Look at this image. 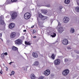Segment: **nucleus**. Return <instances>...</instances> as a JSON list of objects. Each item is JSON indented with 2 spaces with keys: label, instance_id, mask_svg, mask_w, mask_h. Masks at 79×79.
I'll return each instance as SVG.
<instances>
[{
  "label": "nucleus",
  "instance_id": "nucleus-1",
  "mask_svg": "<svg viewBox=\"0 0 79 79\" xmlns=\"http://www.w3.org/2000/svg\"><path fill=\"white\" fill-rule=\"evenodd\" d=\"M47 18H48L47 17L42 15V14L40 13L38 15V16L37 18L38 23H40V19L41 20H42L43 21H44V20H45V19H47Z\"/></svg>",
  "mask_w": 79,
  "mask_h": 79
},
{
  "label": "nucleus",
  "instance_id": "nucleus-2",
  "mask_svg": "<svg viewBox=\"0 0 79 79\" xmlns=\"http://www.w3.org/2000/svg\"><path fill=\"white\" fill-rule=\"evenodd\" d=\"M23 43V41L20 39H17L15 41V44L16 45H21Z\"/></svg>",
  "mask_w": 79,
  "mask_h": 79
},
{
  "label": "nucleus",
  "instance_id": "nucleus-3",
  "mask_svg": "<svg viewBox=\"0 0 79 79\" xmlns=\"http://www.w3.org/2000/svg\"><path fill=\"white\" fill-rule=\"evenodd\" d=\"M24 17L25 19H28L31 17V14L29 12H27L25 14Z\"/></svg>",
  "mask_w": 79,
  "mask_h": 79
},
{
  "label": "nucleus",
  "instance_id": "nucleus-4",
  "mask_svg": "<svg viewBox=\"0 0 79 79\" xmlns=\"http://www.w3.org/2000/svg\"><path fill=\"white\" fill-rule=\"evenodd\" d=\"M69 70L68 69H66L63 71L62 73L64 76H66V75H68L69 74Z\"/></svg>",
  "mask_w": 79,
  "mask_h": 79
},
{
  "label": "nucleus",
  "instance_id": "nucleus-5",
  "mask_svg": "<svg viewBox=\"0 0 79 79\" xmlns=\"http://www.w3.org/2000/svg\"><path fill=\"white\" fill-rule=\"evenodd\" d=\"M69 21V18L68 17H64L63 19V22L64 23H67Z\"/></svg>",
  "mask_w": 79,
  "mask_h": 79
},
{
  "label": "nucleus",
  "instance_id": "nucleus-6",
  "mask_svg": "<svg viewBox=\"0 0 79 79\" xmlns=\"http://www.w3.org/2000/svg\"><path fill=\"white\" fill-rule=\"evenodd\" d=\"M10 37L12 39L15 38L16 37V33L15 32H12L10 34Z\"/></svg>",
  "mask_w": 79,
  "mask_h": 79
},
{
  "label": "nucleus",
  "instance_id": "nucleus-7",
  "mask_svg": "<svg viewBox=\"0 0 79 79\" xmlns=\"http://www.w3.org/2000/svg\"><path fill=\"white\" fill-rule=\"evenodd\" d=\"M54 63L56 65H60V60L59 59L55 60L54 62Z\"/></svg>",
  "mask_w": 79,
  "mask_h": 79
},
{
  "label": "nucleus",
  "instance_id": "nucleus-8",
  "mask_svg": "<svg viewBox=\"0 0 79 79\" xmlns=\"http://www.w3.org/2000/svg\"><path fill=\"white\" fill-rule=\"evenodd\" d=\"M18 16V14L16 12H14L12 14V19L13 20L16 19V18Z\"/></svg>",
  "mask_w": 79,
  "mask_h": 79
},
{
  "label": "nucleus",
  "instance_id": "nucleus-9",
  "mask_svg": "<svg viewBox=\"0 0 79 79\" xmlns=\"http://www.w3.org/2000/svg\"><path fill=\"white\" fill-rule=\"evenodd\" d=\"M62 43L64 45H67L68 44V40L66 39H64L62 41Z\"/></svg>",
  "mask_w": 79,
  "mask_h": 79
},
{
  "label": "nucleus",
  "instance_id": "nucleus-10",
  "mask_svg": "<svg viewBox=\"0 0 79 79\" xmlns=\"http://www.w3.org/2000/svg\"><path fill=\"white\" fill-rule=\"evenodd\" d=\"M32 56L33 58H38V54L35 52H33L32 53Z\"/></svg>",
  "mask_w": 79,
  "mask_h": 79
},
{
  "label": "nucleus",
  "instance_id": "nucleus-11",
  "mask_svg": "<svg viewBox=\"0 0 79 79\" xmlns=\"http://www.w3.org/2000/svg\"><path fill=\"white\" fill-rule=\"evenodd\" d=\"M9 27L10 29H13L15 27V24L13 23H11L9 24Z\"/></svg>",
  "mask_w": 79,
  "mask_h": 79
},
{
  "label": "nucleus",
  "instance_id": "nucleus-12",
  "mask_svg": "<svg viewBox=\"0 0 79 79\" xmlns=\"http://www.w3.org/2000/svg\"><path fill=\"white\" fill-rule=\"evenodd\" d=\"M5 22L3 20V19L1 17H0V24L1 25H4L5 24Z\"/></svg>",
  "mask_w": 79,
  "mask_h": 79
},
{
  "label": "nucleus",
  "instance_id": "nucleus-13",
  "mask_svg": "<svg viewBox=\"0 0 79 79\" xmlns=\"http://www.w3.org/2000/svg\"><path fill=\"white\" fill-rule=\"evenodd\" d=\"M50 73V72L49 70H46L44 72V74L46 76H48Z\"/></svg>",
  "mask_w": 79,
  "mask_h": 79
},
{
  "label": "nucleus",
  "instance_id": "nucleus-14",
  "mask_svg": "<svg viewBox=\"0 0 79 79\" xmlns=\"http://www.w3.org/2000/svg\"><path fill=\"white\" fill-rule=\"evenodd\" d=\"M59 33H62L64 31V29L63 27H60L59 28Z\"/></svg>",
  "mask_w": 79,
  "mask_h": 79
},
{
  "label": "nucleus",
  "instance_id": "nucleus-15",
  "mask_svg": "<svg viewBox=\"0 0 79 79\" xmlns=\"http://www.w3.org/2000/svg\"><path fill=\"white\" fill-rule=\"evenodd\" d=\"M11 49L13 51H18V48H17V47L14 46H13L12 47Z\"/></svg>",
  "mask_w": 79,
  "mask_h": 79
},
{
  "label": "nucleus",
  "instance_id": "nucleus-16",
  "mask_svg": "<svg viewBox=\"0 0 79 79\" xmlns=\"http://www.w3.org/2000/svg\"><path fill=\"white\" fill-rule=\"evenodd\" d=\"M39 65V62H38V61H36L34 62L33 64H32V66H38V65Z\"/></svg>",
  "mask_w": 79,
  "mask_h": 79
},
{
  "label": "nucleus",
  "instance_id": "nucleus-17",
  "mask_svg": "<svg viewBox=\"0 0 79 79\" xmlns=\"http://www.w3.org/2000/svg\"><path fill=\"white\" fill-rule=\"evenodd\" d=\"M30 77L31 79H35V76L34 74H31L30 75Z\"/></svg>",
  "mask_w": 79,
  "mask_h": 79
},
{
  "label": "nucleus",
  "instance_id": "nucleus-18",
  "mask_svg": "<svg viewBox=\"0 0 79 79\" xmlns=\"http://www.w3.org/2000/svg\"><path fill=\"white\" fill-rule=\"evenodd\" d=\"M51 36L52 38L55 37H56V34L54 32H52L51 33Z\"/></svg>",
  "mask_w": 79,
  "mask_h": 79
},
{
  "label": "nucleus",
  "instance_id": "nucleus-19",
  "mask_svg": "<svg viewBox=\"0 0 79 79\" xmlns=\"http://www.w3.org/2000/svg\"><path fill=\"white\" fill-rule=\"evenodd\" d=\"M64 2L65 4L68 5L70 3V0H64Z\"/></svg>",
  "mask_w": 79,
  "mask_h": 79
},
{
  "label": "nucleus",
  "instance_id": "nucleus-20",
  "mask_svg": "<svg viewBox=\"0 0 79 79\" xmlns=\"http://www.w3.org/2000/svg\"><path fill=\"white\" fill-rule=\"evenodd\" d=\"M75 30L74 29V28H71L70 31V32L71 33H74L75 32Z\"/></svg>",
  "mask_w": 79,
  "mask_h": 79
},
{
  "label": "nucleus",
  "instance_id": "nucleus-21",
  "mask_svg": "<svg viewBox=\"0 0 79 79\" xmlns=\"http://www.w3.org/2000/svg\"><path fill=\"white\" fill-rule=\"evenodd\" d=\"M41 12L42 13H44V14H47V11L46 10H41Z\"/></svg>",
  "mask_w": 79,
  "mask_h": 79
},
{
  "label": "nucleus",
  "instance_id": "nucleus-22",
  "mask_svg": "<svg viewBox=\"0 0 79 79\" xmlns=\"http://www.w3.org/2000/svg\"><path fill=\"white\" fill-rule=\"evenodd\" d=\"M56 56L54 54H52L51 56V58H52V60H55V58Z\"/></svg>",
  "mask_w": 79,
  "mask_h": 79
},
{
  "label": "nucleus",
  "instance_id": "nucleus-23",
  "mask_svg": "<svg viewBox=\"0 0 79 79\" xmlns=\"http://www.w3.org/2000/svg\"><path fill=\"white\" fill-rule=\"evenodd\" d=\"M25 45H31V44L29 42L25 41Z\"/></svg>",
  "mask_w": 79,
  "mask_h": 79
},
{
  "label": "nucleus",
  "instance_id": "nucleus-24",
  "mask_svg": "<svg viewBox=\"0 0 79 79\" xmlns=\"http://www.w3.org/2000/svg\"><path fill=\"white\" fill-rule=\"evenodd\" d=\"M75 10L77 12H79V7L77 6L76 7Z\"/></svg>",
  "mask_w": 79,
  "mask_h": 79
},
{
  "label": "nucleus",
  "instance_id": "nucleus-25",
  "mask_svg": "<svg viewBox=\"0 0 79 79\" xmlns=\"http://www.w3.org/2000/svg\"><path fill=\"white\" fill-rule=\"evenodd\" d=\"M11 2L12 3H13L14 2H18V0H11Z\"/></svg>",
  "mask_w": 79,
  "mask_h": 79
},
{
  "label": "nucleus",
  "instance_id": "nucleus-26",
  "mask_svg": "<svg viewBox=\"0 0 79 79\" xmlns=\"http://www.w3.org/2000/svg\"><path fill=\"white\" fill-rule=\"evenodd\" d=\"M36 32V30H34L33 31V32H32V34H35Z\"/></svg>",
  "mask_w": 79,
  "mask_h": 79
},
{
  "label": "nucleus",
  "instance_id": "nucleus-27",
  "mask_svg": "<svg viewBox=\"0 0 79 79\" xmlns=\"http://www.w3.org/2000/svg\"><path fill=\"white\" fill-rule=\"evenodd\" d=\"M57 22L58 23V26H60L61 25V23H60L58 20L57 21Z\"/></svg>",
  "mask_w": 79,
  "mask_h": 79
},
{
  "label": "nucleus",
  "instance_id": "nucleus-28",
  "mask_svg": "<svg viewBox=\"0 0 79 79\" xmlns=\"http://www.w3.org/2000/svg\"><path fill=\"white\" fill-rule=\"evenodd\" d=\"M11 74H12V75H14V74H15V71H12L11 72Z\"/></svg>",
  "mask_w": 79,
  "mask_h": 79
},
{
  "label": "nucleus",
  "instance_id": "nucleus-29",
  "mask_svg": "<svg viewBox=\"0 0 79 79\" xmlns=\"http://www.w3.org/2000/svg\"><path fill=\"white\" fill-rule=\"evenodd\" d=\"M46 6L47 7H50V4H48L46 5Z\"/></svg>",
  "mask_w": 79,
  "mask_h": 79
},
{
  "label": "nucleus",
  "instance_id": "nucleus-30",
  "mask_svg": "<svg viewBox=\"0 0 79 79\" xmlns=\"http://www.w3.org/2000/svg\"><path fill=\"white\" fill-rule=\"evenodd\" d=\"M77 3L78 4V6H79V0H77Z\"/></svg>",
  "mask_w": 79,
  "mask_h": 79
},
{
  "label": "nucleus",
  "instance_id": "nucleus-31",
  "mask_svg": "<svg viewBox=\"0 0 79 79\" xmlns=\"http://www.w3.org/2000/svg\"><path fill=\"white\" fill-rule=\"evenodd\" d=\"M4 54L5 55H6V56L8 55V53H7V52L4 53Z\"/></svg>",
  "mask_w": 79,
  "mask_h": 79
},
{
  "label": "nucleus",
  "instance_id": "nucleus-32",
  "mask_svg": "<svg viewBox=\"0 0 79 79\" xmlns=\"http://www.w3.org/2000/svg\"><path fill=\"white\" fill-rule=\"evenodd\" d=\"M59 8L60 9V10H61V9H62V8H63V7H62V6H60V7H59Z\"/></svg>",
  "mask_w": 79,
  "mask_h": 79
},
{
  "label": "nucleus",
  "instance_id": "nucleus-33",
  "mask_svg": "<svg viewBox=\"0 0 79 79\" xmlns=\"http://www.w3.org/2000/svg\"><path fill=\"white\" fill-rule=\"evenodd\" d=\"M0 73L1 74H3V72L2 71H0Z\"/></svg>",
  "mask_w": 79,
  "mask_h": 79
},
{
  "label": "nucleus",
  "instance_id": "nucleus-34",
  "mask_svg": "<svg viewBox=\"0 0 79 79\" xmlns=\"http://www.w3.org/2000/svg\"><path fill=\"white\" fill-rule=\"evenodd\" d=\"M12 63V62H11L10 63H9V64H10V65H11V63Z\"/></svg>",
  "mask_w": 79,
  "mask_h": 79
},
{
  "label": "nucleus",
  "instance_id": "nucleus-35",
  "mask_svg": "<svg viewBox=\"0 0 79 79\" xmlns=\"http://www.w3.org/2000/svg\"><path fill=\"white\" fill-rule=\"evenodd\" d=\"M36 36H34V37H33V38L35 39V38H36Z\"/></svg>",
  "mask_w": 79,
  "mask_h": 79
},
{
  "label": "nucleus",
  "instance_id": "nucleus-36",
  "mask_svg": "<svg viewBox=\"0 0 79 79\" xmlns=\"http://www.w3.org/2000/svg\"><path fill=\"white\" fill-rule=\"evenodd\" d=\"M23 31L24 32H26V30H24Z\"/></svg>",
  "mask_w": 79,
  "mask_h": 79
},
{
  "label": "nucleus",
  "instance_id": "nucleus-37",
  "mask_svg": "<svg viewBox=\"0 0 79 79\" xmlns=\"http://www.w3.org/2000/svg\"><path fill=\"white\" fill-rule=\"evenodd\" d=\"M34 27V26H33L32 27H31V28H33Z\"/></svg>",
  "mask_w": 79,
  "mask_h": 79
},
{
  "label": "nucleus",
  "instance_id": "nucleus-38",
  "mask_svg": "<svg viewBox=\"0 0 79 79\" xmlns=\"http://www.w3.org/2000/svg\"><path fill=\"white\" fill-rule=\"evenodd\" d=\"M12 75H13V74H12V73H11V74H10V76H12Z\"/></svg>",
  "mask_w": 79,
  "mask_h": 79
},
{
  "label": "nucleus",
  "instance_id": "nucleus-39",
  "mask_svg": "<svg viewBox=\"0 0 79 79\" xmlns=\"http://www.w3.org/2000/svg\"><path fill=\"white\" fill-rule=\"evenodd\" d=\"M3 55V53L1 55Z\"/></svg>",
  "mask_w": 79,
  "mask_h": 79
},
{
  "label": "nucleus",
  "instance_id": "nucleus-40",
  "mask_svg": "<svg viewBox=\"0 0 79 79\" xmlns=\"http://www.w3.org/2000/svg\"><path fill=\"white\" fill-rule=\"evenodd\" d=\"M0 35H1V33H0Z\"/></svg>",
  "mask_w": 79,
  "mask_h": 79
}]
</instances>
